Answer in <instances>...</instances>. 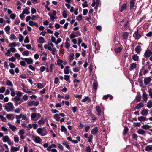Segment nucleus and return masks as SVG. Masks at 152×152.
Segmentation results:
<instances>
[{
	"label": "nucleus",
	"instance_id": "24",
	"mask_svg": "<svg viewBox=\"0 0 152 152\" xmlns=\"http://www.w3.org/2000/svg\"><path fill=\"white\" fill-rule=\"evenodd\" d=\"M17 44H16V42H13L12 43H10L9 44L8 46L9 47H13L17 46Z\"/></svg>",
	"mask_w": 152,
	"mask_h": 152
},
{
	"label": "nucleus",
	"instance_id": "17",
	"mask_svg": "<svg viewBox=\"0 0 152 152\" xmlns=\"http://www.w3.org/2000/svg\"><path fill=\"white\" fill-rule=\"evenodd\" d=\"M148 110L147 109H144L142 110L141 112V114L143 116H146L148 114Z\"/></svg>",
	"mask_w": 152,
	"mask_h": 152
},
{
	"label": "nucleus",
	"instance_id": "59",
	"mask_svg": "<svg viewBox=\"0 0 152 152\" xmlns=\"http://www.w3.org/2000/svg\"><path fill=\"white\" fill-rule=\"evenodd\" d=\"M16 59L15 57L13 56L9 58L8 60L14 62L15 61Z\"/></svg>",
	"mask_w": 152,
	"mask_h": 152
},
{
	"label": "nucleus",
	"instance_id": "44",
	"mask_svg": "<svg viewBox=\"0 0 152 152\" xmlns=\"http://www.w3.org/2000/svg\"><path fill=\"white\" fill-rule=\"evenodd\" d=\"M62 144L64 145L67 148L69 149L70 148L67 142L65 141H63Z\"/></svg>",
	"mask_w": 152,
	"mask_h": 152
},
{
	"label": "nucleus",
	"instance_id": "12",
	"mask_svg": "<svg viewBox=\"0 0 152 152\" xmlns=\"http://www.w3.org/2000/svg\"><path fill=\"white\" fill-rule=\"evenodd\" d=\"M7 125L9 126V128L13 132L15 131L17 129V128L13 125H12L9 123L7 124Z\"/></svg>",
	"mask_w": 152,
	"mask_h": 152
},
{
	"label": "nucleus",
	"instance_id": "46",
	"mask_svg": "<svg viewBox=\"0 0 152 152\" xmlns=\"http://www.w3.org/2000/svg\"><path fill=\"white\" fill-rule=\"evenodd\" d=\"M45 123V121L44 119L42 118L38 121V124L39 125H41Z\"/></svg>",
	"mask_w": 152,
	"mask_h": 152
},
{
	"label": "nucleus",
	"instance_id": "64",
	"mask_svg": "<svg viewBox=\"0 0 152 152\" xmlns=\"http://www.w3.org/2000/svg\"><path fill=\"white\" fill-rule=\"evenodd\" d=\"M136 99L138 102H139L141 99V97L140 96H137L136 97Z\"/></svg>",
	"mask_w": 152,
	"mask_h": 152
},
{
	"label": "nucleus",
	"instance_id": "21",
	"mask_svg": "<svg viewBox=\"0 0 152 152\" xmlns=\"http://www.w3.org/2000/svg\"><path fill=\"white\" fill-rule=\"evenodd\" d=\"M24 60L27 62L28 64H32L33 62V60L31 59L30 58H24Z\"/></svg>",
	"mask_w": 152,
	"mask_h": 152
},
{
	"label": "nucleus",
	"instance_id": "40",
	"mask_svg": "<svg viewBox=\"0 0 152 152\" xmlns=\"http://www.w3.org/2000/svg\"><path fill=\"white\" fill-rule=\"evenodd\" d=\"M10 139L8 136H5L3 137L2 140L4 142H7Z\"/></svg>",
	"mask_w": 152,
	"mask_h": 152
},
{
	"label": "nucleus",
	"instance_id": "4",
	"mask_svg": "<svg viewBox=\"0 0 152 152\" xmlns=\"http://www.w3.org/2000/svg\"><path fill=\"white\" fill-rule=\"evenodd\" d=\"M96 111L98 113V115L99 116V118L100 121H102L104 119V116H102V111L101 108L98 106H96Z\"/></svg>",
	"mask_w": 152,
	"mask_h": 152
},
{
	"label": "nucleus",
	"instance_id": "15",
	"mask_svg": "<svg viewBox=\"0 0 152 152\" xmlns=\"http://www.w3.org/2000/svg\"><path fill=\"white\" fill-rule=\"evenodd\" d=\"M14 115L12 114H7L6 115V117L8 119H12V120H13L14 118Z\"/></svg>",
	"mask_w": 152,
	"mask_h": 152
},
{
	"label": "nucleus",
	"instance_id": "23",
	"mask_svg": "<svg viewBox=\"0 0 152 152\" xmlns=\"http://www.w3.org/2000/svg\"><path fill=\"white\" fill-rule=\"evenodd\" d=\"M132 59L135 61H138L139 60V57L137 54H134L132 56Z\"/></svg>",
	"mask_w": 152,
	"mask_h": 152
},
{
	"label": "nucleus",
	"instance_id": "13",
	"mask_svg": "<svg viewBox=\"0 0 152 152\" xmlns=\"http://www.w3.org/2000/svg\"><path fill=\"white\" fill-rule=\"evenodd\" d=\"M135 2V0H131L130 3V10L132 9L134 7Z\"/></svg>",
	"mask_w": 152,
	"mask_h": 152
},
{
	"label": "nucleus",
	"instance_id": "34",
	"mask_svg": "<svg viewBox=\"0 0 152 152\" xmlns=\"http://www.w3.org/2000/svg\"><path fill=\"white\" fill-rule=\"evenodd\" d=\"M6 85L9 86L13 87V85L12 82L9 80H7L6 83Z\"/></svg>",
	"mask_w": 152,
	"mask_h": 152
},
{
	"label": "nucleus",
	"instance_id": "31",
	"mask_svg": "<svg viewBox=\"0 0 152 152\" xmlns=\"http://www.w3.org/2000/svg\"><path fill=\"white\" fill-rule=\"evenodd\" d=\"M61 130L62 132H64L65 133H67V129L65 127L63 126L62 125L61 126Z\"/></svg>",
	"mask_w": 152,
	"mask_h": 152
},
{
	"label": "nucleus",
	"instance_id": "29",
	"mask_svg": "<svg viewBox=\"0 0 152 152\" xmlns=\"http://www.w3.org/2000/svg\"><path fill=\"white\" fill-rule=\"evenodd\" d=\"M141 46H138L135 48V50L137 53H139L141 51Z\"/></svg>",
	"mask_w": 152,
	"mask_h": 152
},
{
	"label": "nucleus",
	"instance_id": "50",
	"mask_svg": "<svg viewBox=\"0 0 152 152\" xmlns=\"http://www.w3.org/2000/svg\"><path fill=\"white\" fill-rule=\"evenodd\" d=\"M121 49L122 48H116L115 49V51L116 53H118L121 51Z\"/></svg>",
	"mask_w": 152,
	"mask_h": 152
},
{
	"label": "nucleus",
	"instance_id": "61",
	"mask_svg": "<svg viewBox=\"0 0 152 152\" xmlns=\"http://www.w3.org/2000/svg\"><path fill=\"white\" fill-rule=\"evenodd\" d=\"M70 46V45L68 42H66L65 43V47L67 49H69Z\"/></svg>",
	"mask_w": 152,
	"mask_h": 152
},
{
	"label": "nucleus",
	"instance_id": "20",
	"mask_svg": "<svg viewBox=\"0 0 152 152\" xmlns=\"http://www.w3.org/2000/svg\"><path fill=\"white\" fill-rule=\"evenodd\" d=\"M38 42L40 43H44L45 42V41L43 37H39V39L38 40Z\"/></svg>",
	"mask_w": 152,
	"mask_h": 152
},
{
	"label": "nucleus",
	"instance_id": "7",
	"mask_svg": "<svg viewBox=\"0 0 152 152\" xmlns=\"http://www.w3.org/2000/svg\"><path fill=\"white\" fill-rule=\"evenodd\" d=\"M39 103L38 101L35 102L34 101L29 102H27L28 105L31 106L33 105L34 106H37L39 104Z\"/></svg>",
	"mask_w": 152,
	"mask_h": 152
},
{
	"label": "nucleus",
	"instance_id": "33",
	"mask_svg": "<svg viewBox=\"0 0 152 152\" xmlns=\"http://www.w3.org/2000/svg\"><path fill=\"white\" fill-rule=\"evenodd\" d=\"M145 150L146 151H149L152 150V145H148L145 147Z\"/></svg>",
	"mask_w": 152,
	"mask_h": 152
},
{
	"label": "nucleus",
	"instance_id": "42",
	"mask_svg": "<svg viewBox=\"0 0 152 152\" xmlns=\"http://www.w3.org/2000/svg\"><path fill=\"white\" fill-rule=\"evenodd\" d=\"M74 54L73 53H71L70 54L69 57V60H70L71 61H73L74 59Z\"/></svg>",
	"mask_w": 152,
	"mask_h": 152
},
{
	"label": "nucleus",
	"instance_id": "54",
	"mask_svg": "<svg viewBox=\"0 0 152 152\" xmlns=\"http://www.w3.org/2000/svg\"><path fill=\"white\" fill-rule=\"evenodd\" d=\"M5 89V88L3 86L1 87L0 88V93H4Z\"/></svg>",
	"mask_w": 152,
	"mask_h": 152
},
{
	"label": "nucleus",
	"instance_id": "9",
	"mask_svg": "<svg viewBox=\"0 0 152 152\" xmlns=\"http://www.w3.org/2000/svg\"><path fill=\"white\" fill-rule=\"evenodd\" d=\"M151 81V78L150 77L145 78L144 80V83L145 85L149 84Z\"/></svg>",
	"mask_w": 152,
	"mask_h": 152
},
{
	"label": "nucleus",
	"instance_id": "18",
	"mask_svg": "<svg viewBox=\"0 0 152 152\" xmlns=\"http://www.w3.org/2000/svg\"><path fill=\"white\" fill-rule=\"evenodd\" d=\"M29 24L31 26H35L37 27H38V25L37 23L32 21H30L29 22Z\"/></svg>",
	"mask_w": 152,
	"mask_h": 152
},
{
	"label": "nucleus",
	"instance_id": "5",
	"mask_svg": "<svg viewBox=\"0 0 152 152\" xmlns=\"http://www.w3.org/2000/svg\"><path fill=\"white\" fill-rule=\"evenodd\" d=\"M31 137L33 139L34 141L37 143H40L42 141V139L39 136L33 135Z\"/></svg>",
	"mask_w": 152,
	"mask_h": 152
},
{
	"label": "nucleus",
	"instance_id": "3",
	"mask_svg": "<svg viewBox=\"0 0 152 152\" xmlns=\"http://www.w3.org/2000/svg\"><path fill=\"white\" fill-rule=\"evenodd\" d=\"M14 100L15 104V106H17L18 104H20L23 102V100L18 96H15L12 98Z\"/></svg>",
	"mask_w": 152,
	"mask_h": 152
},
{
	"label": "nucleus",
	"instance_id": "6",
	"mask_svg": "<svg viewBox=\"0 0 152 152\" xmlns=\"http://www.w3.org/2000/svg\"><path fill=\"white\" fill-rule=\"evenodd\" d=\"M16 51V49L13 47H10L9 49H8L7 52L5 53V55L7 56H10V52L12 53L15 52Z\"/></svg>",
	"mask_w": 152,
	"mask_h": 152
},
{
	"label": "nucleus",
	"instance_id": "51",
	"mask_svg": "<svg viewBox=\"0 0 152 152\" xmlns=\"http://www.w3.org/2000/svg\"><path fill=\"white\" fill-rule=\"evenodd\" d=\"M14 140L15 142H19V138L18 137H16V136H15L14 137Z\"/></svg>",
	"mask_w": 152,
	"mask_h": 152
},
{
	"label": "nucleus",
	"instance_id": "49",
	"mask_svg": "<svg viewBox=\"0 0 152 152\" xmlns=\"http://www.w3.org/2000/svg\"><path fill=\"white\" fill-rule=\"evenodd\" d=\"M24 131L22 129L19 130V132L18 133V134L19 135H24Z\"/></svg>",
	"mask_w": 152,
	"mask_h": 152
},
{
	"label": "nucleus",
	"instance_id": "57",
	"mask_svg": "<svg viewBox=\"0 0 152 152\" xmlns=\"http://www.w3.org/2000/svg\"><path fill=\"white\" fill-rule=\"evenodd\" d=\"M62 15L63 16V17L66 18L67 17V15L66 14V12L65 10H64L63 12H62Z\"/></svg>",
	"mask_w": 152,
	"mask_h": 152
},
{
	"label": "nucleus",
	"instance_id": "1",
	"mask_svg": "<svg viewBox=\"0 0 152 152\" xmlns=\"http://www.w3.org/2000/svg\"><path fill=\"white\" fill-rule=\"evenodd\" d=\"M4 109L7 112L12 111L14 109V107L13 103L9 102L7 103L4 106Z\"/></svg>",
	"mask_w": 152,
	"mask_h": 152
},
{
	"label": "nucleus",
	"instance_id": "62",
	"mask_svg": "<svg viewBox=\"0 0 152 152\" xmlns=\"http://www.w3.org/2000/svg\"><path fill=\"white\" fill-rule=\"evenodd\" d=\"M51 41L55 43L56 42V38L53 36V35H52L51 36Z\"/></svg>",
	"mask_w": 152,
	"mask_h": 152
},
{
	"label": "nucleus",
	"instance_id": "8",
	"mask_svg": "<svg viewBox=\"0 0 152 152\" xmlns=\"http://www.w3.org/2000/svg\"><path fill=\"white\" fill-rule=\"evenodd\" d=\"M152 55V51L149 49L146 50L144 53V56L146 57H149Z\"/></svg>",
	"mask_w": 152,
	"mask_h": 152
},
{
	"label": "nucleus",
	"instance_id": "63",
	"mask_svg": "<svg viewBox=\"0 0 152 152\" xmlns=\"http://www.w3.org/2000/svg\"><path fill=\"white\" fill-rule=\"evenodd\" d=\"M0 118L4 122L6 121V119L2 115H0Z\"/></svg>",
	"mask_w": 152,
	"mask_h": 152
},
{
	"label": "nucleus",
	"instance_id": "39",
	"mask_svg": "<svg viewBox=\"0 0 152 152\" xmlns=\"http://www.w3.org/2000/svg\"><path fill=\"white\" fill-rule=\"evenodd\" d=\"M64 79L68 82L69 83H70V80L69 78V76L68 75H65L64 76Z\"/></svg>",
	"mask_w": 152,
	"mask_h": 152
},
{
	"label": "nucleus",
	"instance_id": "32",
	"mask_svg": "<svg viewBox=\"0 0 152 152\" xmlns=\"http://www.w3.org/2000/svg\"><path fill=\"white\" fill-rule=\"evenodd\" d=\"M10 27L9 26H6L4 28V30L7 34H8L10 33Z\"/></svg>",
	"mask_w": 152,
	"mask_h": 152
},
{
	"label": "nucleus",
	"instance_id": "48",
	"mask_svg": "<svg viewBox=\"0 0 152 152\" xmlns=\"http://www.w3.org/2000/svg\"><path fill=\"white\" fill-rule=\"evenodd\" d=\"M19 41L20 42H21L23 40V37L21 34H20L18 37Z\"/></svg>",
	"mask_w": 152,
	"mask_h": 152
},
{
	"label": "nucleus",
	"instance_id": "37",
	"mask_svg": "<svg viewBox=\"0 0 152 152\" xmlns=\"http://www.w3.org/2000/svg\"><path fill=\"white\" fill-rule=\"evenodd\" d=\"M22 13L23 14H28L30 13L28 10L27 8H25L23 11Z\"/></svg>",
	"mask_w": 152,
	"mask_h": 152
},
{
	"label": "nucleus",
	"instance_id": "35",
	"mask_svg": "<svg viewBox=\"0 0 152 152\" xmlns=\"http://www.w3.org/2000/svg\"><path fill=\"white\" fill-rule=\"evenodd\" d=\"M130 67L131 69H134L136 68L137 65L136 63H132L130 64Z\"/></svg>",
	"mask_w": 152,
	"mask_h": 152
},
{
	"label": "nucleus",
	"instance_id": "28",
	"mask_svg": "<svg viewBox=\"0 0 152 152\" xmlns=\"http://www.w3.org/2000/svg\"><path fill=\"white\" fill-rule=\"evenodd\" d=\"M141 127L143 129H144L145 130H147L148 129L150 128H151V126L147 124H145V125H142L141 126Z\"/></svg>",
	"mask_w": 152,
	"mask_h": 152
},
{
	"label": "nucleus",
	"instance_id": "19",
	"mask_svg": "<svg viewBox=\"0 0 152 152\" xmlns=\"http://www.w3.org/2000/svg\"><path fill=\"white\" fill-rule=\"evenodd\" d=\"M143 105V104L142 102H141L137 105L135 108L137 109H139L140 108L142 107Z\"/></svg>",
	"mask_w": 152,
	"mask_h": 152
},
{
	"label": "nucleus",
	"instance_id": "38",
	"mask_svg": "<svg viewBox=\"0 0 152 152\" xmlns=\"http://www.w3.org/2000/svg\"><path fill=\"white\" fill-rule=\"evenodd\" d=\"M129 34V33L127 32H124L122 35L123 38L125 39H126L127 37Z\"/></svg>",
	"mask_w": 152,
	"mask_h": 152
},
{
	"label": "nucleus",
	"instance_id": "11",
	"mask_svg": "<svg viewBox=\"0 0 152 152\" xmlns=\"http://www.w3.org/2000/svg\"><path fill=\"white\" fill-rule=\"evenodd\" d=\"M142 97L143 101H145V102L147 101L148 98V95L146 94V92L145 91L143 92Z\"/></svg>",
	"mask_w": 152,
	"mask_h": 152
},
{
	"label": "nucleus",
	"instance_id": "26",
	"mask_svg": "<svg viewBox=\"0 0 152 152\" xmlns=\"http://www.w3.org/2000/svg\"><path fill=\"white\" fill-rule=\"evenodd\" d=\"M54 118L57 121H58L60 120V117L59 116V115L58 114H56L54 115Z\"/></svg>",
	"mask_w": 152,
	"mask_h": 152
},
{
	"label": "nucleus",
	"instance_id": "10",
	"mask_svg": "<svg viewBox=\"0 0 152 152\" xmlns=\"http://www.w3.org/2000/svg\"><path fill=\"white\" fill-rule=\"evenodd\" d=\"M138 31L137 30L134 34L133 37L135 39L138 40L141 37V36L138 34Z\"/></svg>",
	"mask_w": 152,
	"mask_h": 152
},
{
	"label": "nucleus",
	"instance_id": "27",
	"mask_svg": "<svg viewBox=\"0 0 152 152\" xmlns=\"http://www.w3.org/2000/svg\"><path fill=\"white\" fill-rule=\"evenodd\" d=\"M147 106L149 108H150L152 107V100H151L148 101Z\"/></svg>",
	"mask_w": 152,
	"mask_h": 152
},
{
	"label": "nucleus",
	"instance_id": "45",
	"mask_svg": "<svg viewBox=\"0 0 152 152\" xmlns=\"http://www.w3.org/2000/svg\"><path fill=\"white\" fill-rule=\"evenodd\" d=\"M126 4L125 3L124 4L121 6V9L120 10L121 12H123L124 10L126 9Z\"/></svg>",
	"mask_w": 152,
	"mask_h": 152
},
{
	"label": "nucleus",
	"instance_id": "52",
	"mask_svg": "<svg viewBox=\"0 0 152 152\" xmlns=\"http://www.w3.org/2000/svg\"><path fill=\"white\" fill-rule=\"evenodd\" d=\"M148 92L149 95L151 98H152V89L150 88L148 89Z\"/></svg>",
	"mask_w": 152,
	"mask_h": 152
},
{
	"label": "nucleus",
	"instance_id": "2",
	"mask_svg": "<svg viewBox=\"0 0 152 152\" xmlns=\"http://www.w3.org/2000/svg\"><path fill=\"white\" fill-rule=\"evenodd\" d=\"M37 132L40 135L42 136L46 135L48 132L45 128H39L37 130Z\"/></svg>",
	"mask_w": 152,
	"mask_h": 152
},
{
	"label": "nucleus",
	"instance_id": "16",
	"mask_svg": "<svg viewBox=\"0 0 152 152\" xmlns=\"http://www.w3.org/2000/svg\"><path fill=\"white\" fill-rule=\"evenodd\" d=\"M97 128L95 127L93 129L91 130V133L94 135H96L98 132Z\"/></svg>",
	"mask_w": 152,
	"mask_h": 152
},
{
	"label": "nucleus",
	"instance_id": "56",
	"mask_svg": "<svg viewBox=\"0 0 152 152\" xmlns=\"http://www.w3.org/2000/svg\"><path fill=\"white\" fill-rule=\"evenodd\" d=\"M21 110V109L20 108H17L15 109V112L17 113L18 114L20 112Z\"/></svg>",
	"mask_w": 152,
	"mask_h": 152
},
{
	"label": "nucleus",
	"instance_id": "60",
	"mask_svg": "<svg viewBox=\"0 0 152 152\" xmlns=\"http://www.w3.org/2000/svg\"><path fill=\"white\" fill-rule=\"evenodd\" d=\"M48 15L50 17L51 20H53L55 18V17L54 16V15H52V14H51V13H48Z\"/></svg>",
	"mask_w": 152,
	"mask_h": 152
},
{
	"label": "nucleus",
	"instance_id": "58",
	"mask_svg": "<svg viewBox=\"0 0 152 152\" xmlns=\"http://www.w3.org/2000/svg\"><path fill=\"white\" fill-rule=\"evenodd\" d=\"M37 117V115L36 113H33L31 115V118L32 119H33Z\"/></svg>",
	"mask_w": 152,
	"mask_h": 152
},
{
	"label": "nucleus",
	"instance_id": "53",
	"mask_svg": "<svg viewBox=\"0 0 152 152\" xmlns=\"http://www.w3.org/2000/svg\"><path fill=\"white\" fill-rule=\"evenodd\" d=\"M97 84L95 83V82H94L93 83V89L95 90H96L97 89Z\"/></svg>",
	"mask_w": 152,
	"mask_h": 152
},
{
	"label": "nucleus",
	"instance_id": "25",
	"mask_svg": "<svg viewBox=\"0 0 152 152\" xmlns=\"http://www.w3.org/2000/svg\"><path fill=\"white\" fill-rule=\"evenodd\" d=\"M70 67L69 66H66L64 69V72L65 74H68L69 73V69Z\"/></svg>",
	"mask_w": 152,
	"mask_h": 152
},
{
	"label": "nucleus",
	"instance_id": "36",
	"mask_svg": "<svg viewBox=\"0 0 152 152\" xmlns=\"http://www.w3.org/2000/svg\"><path fill=\"white\" fill-rule=\"evenodd\" d=\"M36 86L38 88H42L44 87V86L41 83H38L37 84Z\"/></svg>",
	"mask_w": 152,
	"mask_h": 152
},
{
	"label": "nucleus",
	"instance_id": "41",
	"mask_svg": "<svg viewBox=\"0 0 152 152\" xmlns=\"http://www.w3.org/2000/svg\"><path fill=\"white\" fill-rule=\"evenodd\" d=\"M138 120L140 121H144L146 120V118L145 117L143 116H140L138 118Z\"/></svg>",
	"mask_w": 152,
	"mask_h": 152
},
{
	"label": "nucleus",
	"instance_id": "22",
	"mask_svg": "<svg viewBox=\"0 0 152 152\" xmlns=\"http://www.w3.org/2000/svg\"><path fill=\"white\" fill-rule=\"evenodd\" d=\"M137 132L139 134L142 135L146 133L145 131L142 129H138L137 131Z\"/></svg>",
	"mask_w": 152,
	"mask_h": 152
},
{
	"label": "nucleus",
	"instance_id": "14",
	"mask_svg": "<svg viewBox=\"0 0 152 152\" xmlns=\"http://www.w3.org/2000/svg\"><path fill=\"white\" fill-rule=\"evenodd\" d=\"M11 147L10 151L13 152H16L19 151V146L18 147H15L11 146Z\"/></svg>",
	"mask_w": 152,
	"mask_h": 152
},
{
	"label": "nucleus",
	"instance_id": "30",
	"mask_svg": "<svg viewBox=\"0 0 152 152\" xmlns=\"http://www.w3.org/2000/svg\"><path fill=\"white\" fill-rule=\"evenodd\" d=\"M91 101V99L88 97L86 96L85 97L84 99H83L82 100V102H84L86 101H87L88 102H90Z\"/></svg>",
	"mask_w": 152,
	"mask_h": 152
},
{
	"label": "nucleus",
	"instance_id": "47",
	"mask_svg": "<svg viewBox=\"0 0 152 152\" xmlns=\"http://www.w3.org/2000/svg\"><path fill=\"white\" fill-rule=\"evenodd\" d=\"M128 131V128L127 127H125L123 132V134L124 135H126L127 134Z\"/></svg>",
	"mask_w": 152,
	"mask_h": 152
},
{
	"label": "nucleus",
	"instance_id": "55",
	"mask_svg": "<svg viewBox=\"0 0 152 152\" xmlns=\"http://www.w3.org/2000/svg\"><path fill=\"white\" fill-rule=\"evenodd\" d=\"M29 42V39L28 37L27 36L24 41V42L25 43H28Z\"/></svg>",
	"mask_w": 152,
	"mask_h": 152
},
{
	"label": "nucleus",
	"instance_id": "43",
	"mask_svg": "<svg viewBox=\"0 0 152 152\" xmlns=\"http://www.w3.org/2000/svg\"><path fill=\"white\" fill-rule=\"evenodd\" d=\"M10 39L11 40H13L15 39H17V37L13 34H11L10 37Z\"/></svg>",
	"mask_w": 152,
	"mask_h": 152
}]
</instances>
